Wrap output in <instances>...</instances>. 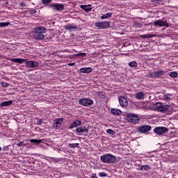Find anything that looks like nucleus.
<instances>
[{
	"label": "nucleus",
	"mask_w": 178,
	"mask_h": 178,
	"mask_svg": "<svg viewBox=\"0 0 178 178\" xmlns=\"http://www.w3.org/2000/svg\"><path fill=\"white\" fill-rule=\"evenodd\" d=\"M47 33V29L42 26H38L33 29V38L36 40V41H41L45 38V34Z\"/></svg>",
	"instance_id": "1"
},
{
	"label": "nucleus",
	"mask_w": 178,
	"mask_h": 178,
	"mask_svg": "<svg viewBox=\"0 0 178 178\" xmlns=\"http://www.w3.org/2000/svg\"><path fill=\"white\" fill-rule=\"evenodd\" d=\"M11 62H14L15 63H26V65L27 67L30 68H34V67H38V62L37 61H33V60H27L26 59L23 58H10Z\"/></svg>",
	"instance_id": "2"
},
{
	"label": "nucleus",
	"mask_w": 178,
	"mask_h": 178,
	"mask_svg": "<svg viewBox=\"0 0 178 178\" xmlns=\"http://www.w3.org/2000/svg\"><path fill=\"white\" fill-rule=\"evenodd\" d=\"M100 160L103 163H113L116 161V156L111 154H106L100 156Z\"/></svg>",
	"instance_id": "3"
},
{
	"label": "nucleus",
	"mask_w": 178,
	"mask_h": 178,
	"mask_svg": "<svg viewBox=\"0 0 178 178\" xmlns=\"http://www.w3.org/2000/svg\"><path fill=\"white\" fill-rule=\"evenodd\" d=\"M163 74H165V71L159 70L158 71L150 72L147 74V77H149V79H161Z\"/></svg>",
	"instance_id": "4"
},
{
	"label": "nucleus",
	"mask_w": 178,
	"mask_h": 178,
	"mask_svg": "<svg viewBox=\"0 0 178 178\" xmlns=\"http://www.w3.org/2000/svg\"><path fill=\"white\" fill-rule=\"evenodd\" d=\"M126 120L127 122H129V123H134V124H136L138 120H140V117H138L136 114L134 113H129L126 116Z\"/></svg>",
	"instance_id": "5"
},
{
	"label": "nucleus",
	"mask_w": 178,
	"mask_h": 178,
	"mask_svg": "<svg viewBox=\"0 0 178 178\" xmlns=\"http://www.w3.org/2000/svg\"><path fill=\"white\" fill-rule=\"evenodd\" d=\"M95 26L100 30L109 29L111 27V22H97L95 23Z\"/></svg>",
	"instance_id": "6"
},
{
	"label": "nucleus",
	"mask_w": 178,
	"mask_h": 178,
	"mask_svg": "<svg viewBox=\"0 0 178 178\" xmlns=\"http://www.w3.org/2000/svg\"><path fill=\"white\" fill-rule=\"evenodd\" d=\"M49 8H51L53 10H56L57 12H62V10H65V5L62 3H51L49 4Z\"/></svg>",
	"instance_id": "7"
},
{
	"label": "nucleus",
	"mask_w": 178,
	"mask_h": 178,
	"mask_svg": "<svg viewBox=\"0 0 178 178\" xmlns=\"http://www.w3.org/2000/svg\"><path fill=\"white\" fill-rule=\"evenodd\" d=\"M154 131L156 133V134L162 136V134H165L166 131H169V129L165 127H157L154 129Z\"/></svg>",
	"instance_id": "8"
},
{
	"label": "nucleus",
	"mask_w": 178,
	"mask_h": 178,
	"mask_svg": "<svg viewBox=\"0 0 178 178\" xmlns=\"http://www.w3.org/2000/svg\"><path fill=\"white\" fill-rule=\"evenodd\" d=\"M79 104L83 105V106H90L94 104V101L90 99H80Z\"/></svg>",
	"instance_id": "9"
},
{
	"label": "nucleus",
	"mask_w": 178,
	"mask_h": 178,
	"mask_svg": "<svg viewBox=\"0 0 178 178\" xmlns=\"http://www.w3.org/2000/svg\"><path fill=\"white\" fill-rule=\"evenodd\" d=\"M149 130H151V126L149 125H143L138 128V133H142L143 134L148 133Z\"/></svg>",
	"instance_id": "10"
},
{
	"label": "nucleus",
	"mask_w": 178,
	"mask_h": 178,
	"mask_svg": "<svg viewBox=\"0 0 178 178\" xmlns=\"http://www.w3.org/2000/svg\"><path fill=\"white\" fill-rule=\"evenodd\" d=\"M119 102H120V106H122V108H127V106L129 105L127 99L124 98V97H123V96L119 97Z\"/></svg>",
	"instance_id": "11"
},
{
	"label": "nucleus",
	"mask_w": 178,
	"mask_h": 178,
	"mask_svg": "<svg viewBox=\"0 0 178 178\" xmlns=\"http://www.w3.org/2000/svg\"><path fill=\"white\" fill-rule=\"evenodd\" d=\"M154 26H158L159 27H169V24L163 20L159 19L154 22Z\"/></svg>",
	"instance_id": "12"
},
{
	"label": "nucleus",
	"mask_w": 178,
	"mask_h": 178,
	"mask_svg": "<svg viewBox=\"0 0 178 178\" xmlns=\"http://www.w3.org/2000/svg\"><path fill=\"white\" fill-rule=\"evenodd\" d=\"M62 123H63V118H57L54 120V127L59 129L62 126Z\"/></svg>",
	"instance_id": "13"
},
{
	"label": "nucleus",
	"mask_w": 178,
	"mask_h": 178,
	"mask_svg": "<svg viewBox=\"0 0 178 178\" xmlns=\"http://www.w3.org/2000/svg\"><path fill=\"white\" fill-rule=\"evenodd\" d=\"M91 6H92L91 4L81 5L80 8L81 9H83V10H85V12H91V10H92V8Z\"/></svg>",
	"instance_id": "14"
},
{
	"label": "nucleus",
	"mask_w": 178,
	"mask_h": 178,
	"mask_svg": "<svg viewBox=\"0 0 178 178\" xmlns=\"http://www.w3.org/2000/svg\"><path fill=\"white\" fill-rule=\"evenodd\" d=\"M91 72H92V68L90 67H81L79 69V73H91Z\"/></svg>",
	"instance_id": "15"
},
{
	"label": "nucleus",
	"mask_w": 178,
	"mask_h": 178,
	"mask_svg": "<svg viewBox=\"0 0 178 178\" xmlns=\"http://www.w3.org/2000/svg\"><path fill=\"white\" fill-rule=\"evenodd\" d=\"M64 29L68 31H70V30L77 29V26L74 24H69L67 25H65Z\"/></svg>",
	"instance_id": "16"
},
{
	"label": "nucleus",
	"mask_w": 178,
	"mask_h": 178,
	"mask_svg": "<svg viewBox=\"0 0 178 178\" xmlns=\"http://www.w3.org/2000/svg\"><path fill=\"white\" fill-rule=\"evenodd\" d=\"M81 125V121L75 120L72 124H70L69 129H74V127H79V126Z\"/></svg>",
	"instance_id": "17"
},
{
	"label": "nucleus",
	"mask_w": 178,
	"mask_h": 178,
	"mask_svg": "<svg viewBox=\"0 0 178 178\" xmlns=\"http://www.w3.org/2000/svg\"><path fill=\"white\" fill-rule=\"evenodd\" d=\"M76 133H88V129L86 127H81L76 129Z\"/></svg>",
	"instance_id": "18"
},
{
	"label": "nucleus",
	"mask_w": 178,
	"mask_h": 178,
	"mask_svg": "<svg viewBox=\"0 0 178 178\" xmlns=\"http://www.w3.org/2000/svg\"><path fill=\"white\" fill-rule=\"evenodd\" d=\"M111 113L115 115V116L122 115V111L118 108H111Z\"/></svg>",
	"instance_id": "19"
},
{
	"label": "nucleus",
	"mask_w": 178,
	"mask_h": 178,
	"mask_svg": "<svg viewBox=\"0 0 178 178\" xmlns=\"http://www.w3.org/2000/svg\"><path fill=\"white\" fill-rule=\"evenodd\" d=\"M145 97V95L143 92H139L136 93L135 95V97L136 98V99H144Z\"/></svg>",
	"instance_id": "20"
},
{
	"label": "nucleus",
	"mask_w": 178,
	"mask_h": 178,
	"mask_svg": "<svg viewBox=\"0 0 178 178\" xmlns=\"http://www.w3.org/2000/svg\"><path fill=\"white\" fill-rule=\"evenodd\" d=\"M12 104H13V101L12 100L2 102L0 104V106H9L10 105H12Z\"/></svg>",
	"instance_id": "21"
},
{
	"label": "nucleus",
	"mask_w": 178,
	"mask_h": 178,
	"mask_svg": "<svg viewBox=\"0 0 178 178\" xmlns=\"http://www.w3.org/2000/svg\"><path fill=\"white\" fill-rule=\"evenodd\" d=\"M154 37H156V35L148 33L140 35V38H154Z\"/></svg>",
	"instance_id": "22"
},
{
	"label": "nucleus",
	"mask_w": 178,
	"mask_h": 178,
	"mask_svg": "<svg viewBox=\"0 0 178 178\" xmlns=\"http://www.w3.org/2000/svg\"><path fill=\"white\" fill-rule=\"evenodd\" d=\"M155 111H158V112H161V109L162 108V103H156L154 105Z\"/></svg>",
	"instance_id": "23"
},
{
	"label": "nucleus",
	"mask_w": 178,
	"mask_h": 178,
	"mask_svg": "<svg viewBox=\"0 0 178 178\" xmlns=\"http://www.w3.org/2000/svg\"><path fill=\"white\" fill-rule=\"evenodd\" d=\"M109 17H112V13H107L101 16L102 20H104L105 19H109Z\"/></svg>",
	"instance_id": "24"
},
{
	"label": "nucleus",
	"mask_w": 178,
	"mask_h": 178,
	"mask_svg": "<svg viewBox=\"0 0 178 178\" xmlns=\"http://www.w3.org/2000/svg\"><path fill=\"white\" fill-rule=\"evenodd\" d=\"M168 110H169V105H162L160 112H163V113H165V112H168Z\"/></svg>",
	"instance_id": "25"
},
{
	"label": "nucleus",
	"mask_w": 178,
	"mask_h": 178,
	"mask_svg": "<svg viewBox=\"0 0 178 178\" xmlns=\"http://www.w3.org/2000/svg\"><path fill=\"white\" fill-rule=\"evenodd\" d=\"M42 142V140L41 139H31L30 140V143H32L33 144H36L37 145H38V144H41V143Z\"/></svg>",
	"instance_id": "26"
},
{
	"label": "nucleus",
	"mask_w": 178,
	"mask_h": 178,
	"mask_svg": "<svg viewBox=\"0 0 178 178\" xmlns=\"http://www.w3.org/2000/svg\"><path fill=\"white\" fill-rule=\"evenodd\" d=\"M169 76H170V77H172V79H176V77H177V76H178V73L176 71L170 72L169 73Z\"/></svg>",
	"instance_id": "27"
},
{
	"label": "nucleus",
	"mask_w": 178,
	"mask_h": 178,
	"mask_svg": "<svg viewBox=\"0 0 178 178\" xmlns=\"http://www.w3.org/2000/svg\"><path fill=\"white\" fill-rule=\"evenodd\" d=\"M129 66L130 67H137L138 66V64L137 63L136 61H132L129 63Z\"/></svg>",
	"instance_id": "28"
},
{
	"label": "nucleus",
	"mask_w": 178,
	"mask_h": 178,
	"mask_svg": "<svg viewBox=\"0 0 178 178\" xmlns=\"http://www.w3.org/2000/svg\"><path fill=\"white\" fill-rule=\"evenodd\" d=\"M172 97H173V95L172 94L164 95L163 97V99H164L165 101H168V99H170Z\"/></svg>",
	"instance_id": "29"
},
{
	"label": "nucleus",
	"mask_w": 178,
	"mask_h": 178,
	"mask_svg": "<svg viewBox=\"0 0 178 178\" xmlns=\"http://www.w3.org/2000/svg\"><path fill=\"white\" fill-rule=\"evenodd\" d=\"M80 144L79 143H70L68 147L69 148H79Z\"/></svg>",
	"instance_id": "30"
},
{
	"label": "nucleus",
	"mask_w": 178,
	"mask_h": 178,
	"mask_svg": "<svg viewBox=\"0 0 178 178\" xmlns=\"http://www.w3.org/2000/svg\"><path fill=\"white\" fill-rule=\"evenodd\" d=\"M10 24V22H0V27H8Z\"/></svg>",
	"instance_id": "31"
},
{
	"label": "nucleus",
	"mask_w": 178,
	"mask_h": 178,
	"mask_svg": "<svg viewBox=\"0 0 178 178\" xmlns=\"http://www.w3.org/2000/svg\"><path fill=\"white\" fill-rule=\"evenodd\" d=\"M134 27H136V29H140V27H143V24L138 23V22H134Z\"/></svg>",
	"instance_id": "32"
},
{
	"label": "nucleus",
	"mask_w": 178,
	"mask_h": 178,
	"mask_svg": "<svg viewBox=\"0 0 178 178\" xmlns=\"http://www.w3.org/2000/svg\"><path fill=\"white\" fill-rule=\"evenodd\" d=\"M106 133L108 134H111V136H113L115 134L114 131L111 129H106Z\"/></svg>",
	"instance_id": "33"
},
{
	"label": "nucleus",
	"mask_w": 178,
	"mask_h": 178,
	"mask_svg": "<svg viewBox=\"0 0 178 178\" xmlns=\"http://www.w3.org/2000/svg\"><path fill=\"white\" fill-rule=\"evenodd\" d=\"M143 170H151V166H149V165H143Z\"/></svg>",
	"instance_id": "34"
},
{
	"label": "nucleus",
	"mask_w": 178,
	"mask_h": 178,
	"mask_svg": "<svg viewBox=\"0 0 178 178\" xmlns=\"http://www.w3.org/2000/svg\"><path fill=\"white\" fill-rule=\"evenodd\" d=\"M1 86H3L4 88H7V87H9V83L6 82H1Z\"/></svg>",
	"instance_id": "35"
},
{
	"label": "nucleus",
	"mask_w": 178,
	"mask_h": 178,
	"mask_svg": "<svg viewBox=\"0 0 178 178\" xmlns=\"http://www.w3.org/2000/svg\"><path fill=\"white\" fill-rule=\"evenodd\" d=\"M52 2V0H42V3L43 5H46V3H51Z\"/></svg>",
	"instance_id": "36"
},
{
	"label": "nucleus",
	"mask_w": 178,
	"mask_h": 178,
	"mask_svg": "<svg viewBox=\"0 0 178 178\" xmlns=\"http://www.w3.org/2000/svg\"><path fill=\"white\" fill-rule=\"evenodd\" d=\"M75 56H87V54L86 53H79L75 55Z\"/></svg>",
	"instance_id": "37"
},
{
	"label": "nucleus",
	"mask_w": 178,
	"mask_h": 178,
	"mask_svg": "<svg viewBox=\"0 0 178 178\" xmlns=\"http://www.w3.org/2000/svg\"><path fill=\"white\" fill-rule=\"evenodd\" d=\"M19 6L21 7V8H25L26 6H27V4H26V3H24V2H21L20 3H19Z\"/></svg>",
	"instance_id": "38"
},
{
	"label": "nucleus",
	"mask_w": 178,
	"mask_h": 178,
	"mask_svg": "<svg viewBox=\"0 0 178 178\" xmlns=\"http://www.w3.org/2000/svg\"><path fill=\"white\" fill-rule=\"evenodd\" d=\"M10 147V145L4 146L3 147V151H9V147Z\"/></svg>",
	"instance_id": "39"
},
{
	"label": "nucleus",
	"mask_w": 178,
	"mask_h": 178,
	"mask_svg": "<svg viewBox=\"0 0 178 178\" xmlns=\"http://www.w3.org/2000/svg\"><path fill=\"white\" fill-rule=\"evenodd\" d=\"M99 175L100 177H106V173L105 172H100Z\"/></svg>",
	"instance_id": "40"
},
{
	"label": "nucleus",
	"mask_w": 178,
	"mask_h": 178,
	"mask_svg": "<svg viewBox=\"0 0 178 178\" xmlns=\"http://www.w3.org/2000/svg\"><path fill=\"white\" fill-rule=\"evenodd\" d=\"M98 97H104L105 96V93H104V92H99L97 93Z\"/></svg>",
	"instance_id": "41"
},
{
	"label": "nucleus",
	"mask_w": 178,
	"mask_h": 178,
	"mask_svg": "<svg viewBox=\"0 0 178 178\" xmlns=\"http://www.w3.org/2000/svg\"><path fill=\"white\" fill-rule=\"evenodd\" d=\"M30 13L31 15H35V13H37V10H31Z\"/></svg>",
	"instance_id": "42"
},
{
	"label": "nucleus",
	"mask_w": 178,
	"mask_h": 178,
	"mask_svg": "<svg viewBox=\"0 0 178 178\" xmlns=\"http://www.w3.org/2000/svg\"><path fill=\"white\" fill-rule=\"evenodd\" d=\"M37 124H42V119H38Z\"/></svg>",
	"instance_id": "43"
},
{
	"label": "nucleus",
	"mask_w": 178,
	"mask_h": 178,
	"mask_svg": "<svg viewBox=\"0 0 178 178\" xmlns=\"http://www.w3.org/2000/svg\"><path fill=\"white\" fill-rule=\"evenodd\" d=\"M90 177L91 178H98V177L97 176V174H94V173H92V175H90Z\"/></svg>",
	"instance_id": "44"
},
{
	"label": "nucleus",
	"mask_w": 178,
	"mask_h": 178,
	"mask_svg": "<svg viewBox=\"0 0 178 178\" xmlns=\"http://www.w3.org/2000/svg\"><path fill=\"white\" fill-rule=\"evenodd\" d=\"M76 65V63H68V66H74Z\"/></svg>",
	"instance_id": "45"
},
{
	"label": "nucleus",
	"mask_w": 178,
	"mask_h": 178,
	"mask_svg": "<svg viewBox=\"0 0 178 178\" xmlns=\"http://www.w3.org/2000/svg\"><path fill=\"white\" fill-rule=\"evenodd\" d=\"M138 170H144V167H143V165L140 166V167L138 169Z\"/></svg>",
	"instance_id": "46"
},
{
	"label": "nucleus",
	"mask_w": 178,
	"mask_h": 178,
	"mask_svg": "<svg viewBox=\"0 0 178 178\" xmlns=\"http://www.w3.org/2000/svg\"><path fill=\"white\" fill-rule=\"evenodd\" d=\"M151 1L152 2H158V1L162 2V0H151Z\"/></svg>",
	"instance_id": "47"
},
{
	"label": "nucleus",
	"mask_w": 178,
	"mask_h": 178,
	"mask_svg": "<svg viewBox=\"0 0 178 178\" xmlns=\"http://www.w3.org/2000/svg\"><path fill=\"white\" fill-rule=\"evenodd\" d=\"M121 83H124V79H122V80L120 81Z\"/></svg>",
	"instance_id": "48"
},
{
	"label": "nucleus",
	"mask_w": 178,
	"mask_h": 178,
	"mask_svg": "<svg viewBox=\"0 0 178 178\" xmlns=\"http://www.w3.org/2000/svg\"><path fill=\"white\" fill-rule=\"evenodd\" d=\"M22 144H23V143H19L18 145H22Z\"/></svg>",
	"instance_id": "49"
},
{
	"label": "nucleus",
	"mask_w": 178,
	"mask_h": 178,
	"mask_svg": "<svg viewBox=\"0 0 178 178\" xmlns=\"http://www.w3.org/2000/svg\"><path fill=\"white\" fill-rule=\"evenodd\" d=\"M0 151H2V147H0Z\"/></svg>",
	"instance_id": "50"
}]
</instances>
